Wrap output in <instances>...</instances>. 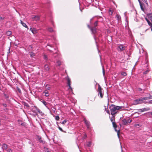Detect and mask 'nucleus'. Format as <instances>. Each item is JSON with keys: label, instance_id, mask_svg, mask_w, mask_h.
<instances>
[{"label": "nucleus", "instance_id": "nucleus-24", "mask_svg": "<svg viewBox=\"0 0 152 152\" xmlns=\"http://www.w3.org/2000/svg\"><path fill=\"white\" fill-rule=\"evenodd\" d=\"M12 34V32L11 31H8L7 32V34L8 36H9L11 35Z\"/></svg>", "mask_w": 152, "mask_h": 152}, {"label": "nucleus", "instance_id": "nucleus-20", "mask_svg": "<svg viewBox=\"0 0 152 152\" xmlns=\"http://www.w3.org/2000/svg\"><path fill=\"white\" fill-rule=\"evenodd\" d=\"M44 151L46 152H50V149L44 147Z\"/></svg>", "mask_w": 152, "mask_h": 152}, {"label": "nucleus", "instance_id": "nucleus-7", "mask_svg": "<svg viewBox=\"0 0 152 152\" xmlns=\"http://www.w3.org/2000/svg\"><path fill=\"white\" fill-rule=\"evenodd\" d=\"M150 109L149 107L144 108L142 109H140L138 110V111L140 112H142L147 111L150 110Z\"/></svg>", "mask_w": 152, "mask_h": 152}, {"label": "nucleus", "instance_id": "nucleus-35", "mask_svg": "<svg viewBox=\"0 0 152 152\" xmlns=\"http://www.w3.org/2000/svg\"><path fill=\"white\" fill-rule=\"evenodd\" d=\"M149 72V70H147L146 71L144 72L143 73L144 74H147L148 72Z\"/></svg>", "mask_w": 152, "mask_h": 152}, {"label": "nucleus", "instance_id": "nucleus-30", "mask_svg": "<svg viewBox=\"0 0 152 152\" xmlns=\"http://www.w3.org/2000/svg\"><path fill=\"white\" fill-rule=\"evenodd\" d=\"M98 25V21H96L94 23V27H96Z\"/></svg>", "mask_w": 152, "mask_h": 152}, {"label": "nucleus", "instance_id": "nucleus-50", "mask_svg": "<svg viewBox=\"0 0 152 152\" xmlns=\"http://www.w3.org/2000/svg\"><path fill=\"white\" fill-rule=\"evenodd\" d=\"M30 30H31V31L32 32H33V33H33V31H32V28H30Z\"/></svg>", "mask_w": 152, "mask_h": 152}, {"label": "nucleus", "instance_id": "nucleus-14", "mask_svg": "<svg viewBox=\"0 0 152 152\" xmlns=\"http://www.w3.org/2000/svg\"><path fill=\"white\" fill-rule=\"evenodd\" d=\"M116 19L118 20L119 21H121V18L120 16L118 14H117L116 17Z\"/></svg>", "mask_w": 152, "mask_h": 152}, {"label": "nucleus", "instance_id": "nucleus-3", "mask_svg": "<svg viewBox=\"0 0 152 152\" xmlns=\"http://www.w3.org/2000/svg\"><path fill=\"white\" fill-rule=\"evenodd\" d=\"M112 124H113V127L115 129V132H117V134L118 137L119 138L120 133V130H118L116 129V128L117 127V126L116 124V123H115V121L113 122Z\"/></svg>", "mask_w": 152, "mask_h": 152}, {"label": "nucleus", "instance_id": "nucleus-51", "mask_svg": "<svg viewBox=\"0 0 152 152\" xmlns=\"http://www.w3.org/2000/svg\"><path fill=\"white\" fill-rule=\"evenodd\" d=\"M20 23L22 24H23V23H24L22 20H20Z\"/></svg>", "mask_w": 152, "mask_h": 152}, {"label": "nucleus", "instance_id": "nucleus-5", "mask_svg": "<svg viewBox=\"0 0 152 152\" xmlns=\"http://www.w3.org/2000/svg\"><path fill=\"white\" fill-rule=\"evenodd\" d=\"M102 88H101L99 84H98V89L97 91L99 94L100 97L101 98L103 97V93H102Z\"/></svg>", "mask_w": 152, "mask_h": 152}, {"label": "nucleus", "instance_id": "nucleus-11", "mask_svg": "<svg viewBox=\"0 0 152 152\" xmlns=\"http://www.w3.org/2000/svg\"><path fill=\"white\" fill-rule=\"evenodd\" d=\"M37 138L38 139L39 141L41 143H45V141H43L42 140V139L39 136H38L37 137Z\"/></svg>", "mask_w": 152, "mask_h": 152}, {"label": "nucleus", "instance_id": "nucleus-44", "mask_svg": "<svg viewBox=\"0 0 152 152\" xmlns=\"http://www.w3.org/2000/svg\"><path fill=\"white\" fill-rule=\"evenodd\" d=\"M44 58L45 59H47V56L46 55H44Z\"/></svg>", "mask_w": 152, "mask_h": 152}, {"label": "nucleus", "instance_id": "nucleus-23", "mask_svg": "<svg viewBox=\"0 0 152 152\" xmlns=\"http://www.w3.org/2000/svg\"><path fill=\"white\" fill-rule=\"evenodd\" d=\"M147 15L148 18H149V19H151V18H152V16L151 14H147Z\"/></svg>", "mask_w": 152, "mask_h": 152}, {"label": "nucleus", "instance_id": "nucleus-38", "mask_svg": "<svg viewBox=\"0 0 152 152\" xmlns=\"http://www.w3.org/2000/svg\"><path fill=\"white\" fill-rule=\"evenodd\" d=\"M2 105L4 107H7V105L6 104L3 103Z\"/></svg>", "mask_w": 152, "mask_h": 152}, {"label": "nucleus", "instance_id": "nucleus-48", "mask_svg": "<svg viewBox=\"0 0 152 152\" xmlns=\"http://www.w3.org/2000/svg\"><path fill=\"white\" fill-rule=\"evenodd\" d=\"M91 145V144L90 142H89L88 144V146H90Z\"/></svg>", "mask_w": 152, "mask_h": 152}, {"label": "nucleus", "instance_id": "nucleus-37", "mask_svg": "<svg viewBox=\"0 0 152 152\" xmlns=\"http://www.w3.org/2000/svg\"><path fill=\"white\" fill-rule=\"evenodd\" d=\"M113 12L110 9L109 10V14L110 15H112L113 14Z\"/></svg>", "mask_w": 152, "mask_h": 152}, {"label": "nucleus", "instance_id": "nucleus-26", "mask_svg": "<svg viewBox=\"0 0 152 152\" xmlns=\"http://www.w3.org/2000/svg\"><path fill=\"white\" fill-rule=\"evenodd\" d=\"M57 65L58 66H60L61 64V62L60 61H58L57 62Z\"/></svg>", "mask_w": 152, "mask_h": 152}, {"label": "nucleus", "instance_id": "nucleus-12", "mask_svg": "<svg viewBox=\"0 0 152 152\" xmlns=\"http://www.w3.org/2000/svg\"><path fill=\"white\" fill-rule=\"evenodd\" d=\"M96 28L95 27H93L91 28L90 30L93 34H95L96 33Z\"/></svg>", "mask_w": 152, "mask_h": 152}, {"label": "nucleus", "instance_id": "nucleus-2", "mask_svg": "<svg viewBox=\"0 0 152 152\" xmlns=\"http://www.w3.org/2000/svg\"><path fill=\"white\" fill-rule=\"evenodd\" d=\"M148 99V97H140L134 100V102L136 104H142L145 101Z\"/></svg>", "mask_w": 152, "mask_h": 152}, {"label": "nucleus", "instance_id": "nucleus-21", "mask_svg": "<svg viewBox=\"0 0 152 152\" xmlns=\"http://www.w3.org/2000/svg\"><path fill=\"white\" fill-rule=\"evenodd\" d=\"M121 74L124 76H126L127 75L126 73L125 72H121Z\"/></svg>", "mask_w": 152, "mask_h": 152}, {"label": "nucleus", "instance_id": "nucleus-43", "mask_svg": "<svg viewBox=\"0 0 152 152\" xmlns=\"http://www.w3.org/2000/svg\"><path fill=\"white\" fill-rule=\"evenodd\" d=\"M102 72L103 75H105V70L103 68L102 69Z\"/></svg>", "mask_w": 152, "mask_h": 152}, {"label": "nucleus", "instance_id": "nucleus-36", "mask_svg": "<svg viewBox=\"0 0 152 152\" xmlns=\"http://www.w3.org/2000/svg\"><path fill=\"white\" fill-rule=\"evenodd\" d=\"M146 114L148 116H149L150 114H151L152 115V112H148Z\"/></svg>", "mask_w": 152, "mask_h": 152}, {"label": "nucleus", "instance_id": "nucleus-46", "mask_svg": "<svg viewBox=\"0 0 152 152\" xmlns=\"http://www.w3.org/2000/svg\"><path fill=\"white\" fill-rule=\"evenodd\" d=\"M18 91L20 93H21V90L19 88H18Z\"/></svg>", "mask_w": 152, "mask_h": 152}, {"label": "nucleus", "instance_id": "nucleus-15", "mask_svg": "<svg viewBox=\"0 0 152 152\" xmlns=\"http://www.w3.org/2000/svg\"><path fill=\"white\" fill-rule=\"evenodd\" d=\"M67 85L68 86H69L70 85H71V82L70 80V79L68 77L67 79Z\"/></svg>", "mask_w": 152, "mask_h": 152}, {"label": "nucleus", "instance_id": "nucleus-10", "mask_svg": "<svg viewBox=\"0 0 152 152\" xmlns=\"http://www.w3.org/2000/svg\"><path fill=\"white\" fill-rule=\"evenodd\" d=\"M31 19L33 20H37L40 19V17L39 16H36L32 17Z\"/></svg>", "mask_w": 152, "mask_h": 152}, {"label": "nucleus", "instance_id": "nucleus-28", "mask_svg": "<svg viewBox=\"0 0 152 152\" xmlns=\"http://www.w3.org/2000/svg\"><path fill=\"white\" fill-rule=\"evenodd\" d=\"M115 117H112L110 118V121L111 122H113L115 121Z\"/></svg>", "mask_w": 152, "mask_h": 152}, {"label": "nucleus", "instance_id": "nucleus-40", "mask_svg": "<svg viewBox=\"0 0 152 152\" xmlns=\"http://www.w3.org/2000/svg\"><path fill=\"white\" fill-rule=\"evenodd\" d=\"M7 152H12V151L10 149H8L7 150Z\"/></svg>", "mask_w": 152, "mask_h": 152}, {"label": "nucleus", "instance_id": "nucleus-27", "mask_svg": "<svg viewBox=\"0 0 152 152\" xmlns=\"http://www.w3.org/2000/svg\"><path fill=\"white\" fill-rule=\"evenodd\" d=\"M4 97H5V99H8L9 98V96L8 95H7L5 94H4Z\"/></svg>", "mask_w": 152, "mask_h": 152}, {"label": "nucleus", "instance_id": "nucleus-31", "mask_svg": "<svg viewBox=\"0 0 152 152\" xmlns=\"http://www.w3.org/2000/svg\"><path fill=\"white\" fill-rule=\"evenodd\" d=\"M48 30L50 32H52L53 31V30L52 28H49L48 29Z\"/></svg>", "mask_w": 152, "mask_h": 152}, {"label": "nucleus", "instance_id": "nucleus-17", "mask_svg": "<svg viewBox=\"0 0 152 152\" xmlns=\"http://www.w3.org/2000/svg\"><path fill=\"white\" fill-rule=\"evenodd\" d=\"M8 148V145L4 143L2 145V148L4 149H7Z\"/></svg>", "mask_w": 152, "mask_h": 152}, {"label": "nucleus", "instance_id": "nucleus-33", "mask_svg": "<svg viewBox=\"0 0 152 152\" xmlns=\"http://www.w3.org/2000/svg\"><path fill=\"white\" fill-rule=\"evenodd\" d=\"M55 119L57 120V121H58L60 119V118L59 117V116H56V117H55Z\"/></svg>", "mask_w": 152, "mask_h": 152}, {"label": "nucleus", "instance_id": "nucleus-47", "mask_svg": "<svg viewBox=\"0 0 152 152\" xmlns=\"http://www.w3.org/2000/svg\"><path fill=\"white\" fill-rule=\"evenodd\" d=\"M25 105L26 106V107H29V105L28 104H27L26 103H25Z\"/></svg>", "mask_w": 152, "mask_h": 152}, {"label": "nucleus", "instance_id": "nucleus-1", "mask_svg": "<svg viewBox=\"0 0 152 152\" xmlns=\"http://www.w3.org/2000/svg\"><path fill=\"white\" fill-rule=\"evenodd\" d=\"M122 108V106H116L114 105L111 104L110 107L111 114L112 115H114L116 113L115 112L116 110L121 109Z\"/></svg>", "mask_w": 152, "mask_h": 152}, {"label": "nucleus", "instance_id": "nucleus-52", "mask_svg": "<svg viewBox=\"0 0 152 152\" xmlns=\"http://www.w3.org/2000/svg\"><path fill=\"white\" fill-rule=\"evenodd\" d=\"M107 113H108L109 114V111H108L107 112Z\"/></svg>", "mask_w": 152, "mask_h": 152}, {"label": "nucleus", "instance_id": "nucleus-42", "mask_svg": "<svg viewBox=\"0 0 152 152\" xmlns=\"http://www.w3.org/2000/svg\"><path fill=\"white\" fill-rule=\"evenodd\" d=\"M66 120H64L62 122V124H64L66 123Z\"/></svg>", "mask_w": 152, "mask_h": 152}, {"label": "nucleus", "instance_id": "nucleus-32", "mask_svg": "<svg viewBox=\"0 0 152 152\" xmlns=\"http://www.w3.org/2000/svg\"><path fill=\"white\" fill-rule=\"evenodd\" d=\"M42 103L45 106H46V105L47 104V103L45 101H42Z\"/></svg>", "mask_w": 152, "mask_h": 152}, {"label": "nucleus", "instance_id": "nucleus-13", "mask_svg": "<svg viewBox=\"0 0 152 152\" xmlns=\"http://www.w3.org/2000/svg\"><path fill=\"white\" fill-rule=\"evenodd\" d=\"M138 1L139 2V4H140V8H141V10L142 11H144V7H143V5H144V4H142L141 1H140V0H138Z\"/></svg>", "mask_w": 152, "mask_h": 152}, {"label": "nucleus", "instance_id": "nucleus-9", "mask_svg": "<svg viewBox=\"0 0 152 152\" xmlns=\"http://www.w3.org/2000/svg\"><path fill=\"white\" fill-rule=\"evenodd\" d=\"M34 107L35 109L39 113L42 115L44 114V113L37 107Z\"/></svg>", "mask_w": 152, "mask_h": 152}, {"label": "nucleus", "instance_id": "nucleus-18", "mask_svg": "<svg viewBox=\"0 0 152 152\" xmlns=\"http://www.w3.org/2000/svg\"><path fill=\"white\" fill-rule=\"evenodd\" d=\"M43 93L45 94V95L46 97L48 96L49 95V93L47 90L45 91H44Z\"/></svg>", "mask_w": 152, "mask_h": 152}, {"label": "nucleus", "instance_id": "nucleus-19", "mask_svg": "<svg viewBox=\"0 0 152 152\" xmlns=\"http://www.w3.org/2000/svg\"><path fill=\"white\" fill-rule=\"evenodd\" d=\"M145 19L147 22L148 25L150 26L152 25V23L150 22V21L146 18H145Z\"/></svg>", "mask_w": 152, "mask_h": 152}, {"label": "nucleus", "instance_id": "nucleus-25", "mask_svg": "<svg viewBox=\"0 0 152 152\" xmlns=\"http://www.w3.org/2000/svg\"><path fill=\"white\" fill-rule=\"evenodd\" d=\"M45 88L48 90H49L50 88L49 85H47L45 86Z\"/></svg>", "mask_w": 152, "mask_h": 152}, {"label": "nucleus", "instance_id": "nucleus-6", "mask_svg": "<svg viewBox=\"0 0 152 152\" xmlns=\"http://www.w3.org/2000/svg\"><path fill=\"white\" fill-rule=\"evenodd\" d=\"M117 49L118 50L122 51L125 49V47L122 45H120L118 47Z\"/></svg>", "mask_w": 152, "mask_h": 152}, {"label": "nucleus", "instance_id": "nucleus-41", "mask_svg": "<svg viewBox=\"0 0 152 152\" xmlns=\"http://www.w3.org/2000/svg\"><path fill=\"white\" fill-rule=\"evenodd\" d=\"M58 128L62 132H63L64 131L60 127H59V126L58 127Z\"/></svg>", "mask_w": 152, "mask_h": 152}, {"label": "nucleus", "instance_id": "nucleus-8", "mask_svg": "<svg viewBox=\"0 0 152 152\" xmlns=\"http://www.w3.org/2000/svg\"><path fill=\"white\" fill-rule=\"evenodd\" d=\"M84 123L85 124H86V126H87V128H89L90 126V122L87 121L86 119L85 118L84 119Z\"/></svg>", "mask_w": 152, "mask_h": 152}, {"label": "nucleus", "instance_id": "nucleus-16", "mask_svg": "<svg viewBox=\"0 0 152 152\" xmlns=\"http://www.w3.org/2000/svg\"><path fill=\"white\" fill-rule=\"evenodd\" d=\"M44 69L46 71H48L49 69V66L48 65L46 64L45 65Z\"/></svg>", "mask_w": 152, "mask_h": 152}, {"label": "nucleus", "instance_id": "nucleus-45", "mask_svg": "<svg viewBox=\"0 0 152 152\" xmlns=\"http://www.w3.org/2000/svg\"><path fill=\"white\" fill-rule=\"evenodd\" d=\"M4 19V18L0 17V21H2Z\"/></svg>", "mask_w": 152, "mask_h": 152}, {"label": "nucleus", "instance_id": "nucleus-49", "mask_svg": "<svg viewBox=\"0 0 152 152\" xmlns=\"http://www.w3.org/2000/svg\"><path fill=\"white\" fill-rule=\"evenodd\" d=\"M87 26L89 28H90V29H91V28L90 27V26L89 25H87Z\"/></svg>", "mask_w": 152, "mask_h": 152}, {"label": "nucleus", "instance_id": "nucleus-39", "mask_svg": "<svg viewBox=\"0 0 152 152\" xmlns=\"http://www.w3.org/2000/svg\"><path fill=\"white\" fill-rule=\"evenodd\" d=\"M69 87V90H70L71 91H72V88L71 87V85H70L69 86H68Z\"/></svg>", "mask_w": 152, "mask_h": 152}, {"label": "nucleus", "instance_id": "nucleus-4", "mask_svg": "<svg viewBox=\"0 0 152 152\" xmlns=\"http://www.w3.org/2000/svg\"><path fill=\"white\" fill-rule=\"evenodd\" d=\"M132 121V119H124L122 120V124L124 125H126L129 123H131Z\"/></svg>", "mask_w": 152, "mask_h": 152}, {"label": "nucleus", "instance_id": "nucleus-29", "mask_svg": "<svg viewBox=\"0 0 152 152\" xmlns=\"http://www.w3.org/2000/svg\"><path fill=\"white\" fill-rule=\"evenodd\" d=\"M22 25L24 27H25V28H28V26H27V25L26 24V23H23V24H22Z\"/></svg>", "mask_w": 152, "mask_h": 152}, {"label": "nucleus", "instance_id": "nucleus-22", "mask_svg": "<svg viewBox=\"0 0 152 152\" xmlns=\"http://www.w3.org/2000/svg\"><path fill=\"white\" fill-rule=\"evenodd\" d=\"M30 56L31 57H33L35 56V54L32 52L30 53Z\"/></svg>", "mask_w": 152, "mask_h": 152}, {"label": "nucleus", "instance_id": "nucleus-34", "mask_svg": "<svg viewBox=\"0 0 152 152\" xmlns=\"http://www.w3.org/2000/svg\"><path fill=\"white\" fill-rule=\"evenodd\" d=\"M138 90L140 92H143L144 91V90L143 91L142 89L140 88H138Z\"/></svg>", "mask_w": 152, "mask_h": 152}]
</instances>
